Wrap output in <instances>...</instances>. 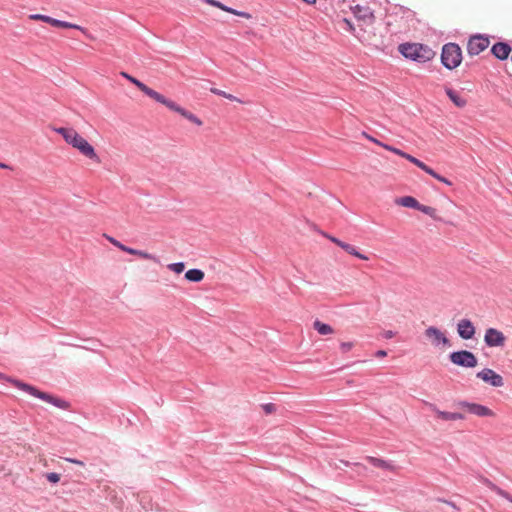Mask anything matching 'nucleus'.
<instances>
[{"label": "nucleus", "instance_id": "nucleus-21", "mask_svg": "<svg viewBox=\"0 0 512 512\" xmlns=\"http://www.w3.org/2000/svg\"><path fill=\"white\" fill-rule=\"evenodd\" d=\"M165 106L168 107L170 110L175 111V112L181 114L182 116H184L185 118H187L188 120L192 121V112L185 110L184 108L179 106L177 103L168 99Z\"/></svg>", "mask_w": 512, "mask_h": 512}, {"label": "nucleus", "instance_id": "nucleus-1", "mask_svg": "<svg viewBox=\"0 0 512 512\" xmlns=\"http://www.w3.org/2000/svg\"><path fill=\"white\" fill-rule=\"evenodd\" d=\"M8 382H10L15 388H17L21 391H24L33 397H36V398L41 399L47 403H50L51 405H53L57 408H60L63 410H67L70 408V403L68 401L58 398V397H55L52 394L42 392L39 389H37L35 386H32L30 384H27L25 382H22L17 379H12V378H9Z\"/></svg>", "mask_w": 512, "mask_h": 512}, {"label": "nucleus", "instance_id": "nucleus-50", "mask_svg": "<svg viewBox=\"0 0 512 512\" xmlns=\"http://www.w3.org/2000/svg\"><path fill=\"white\" fill-rule=\"evenodd\" d=\"M304 3L312 5L316 3V0H302Z\"/></svg>", "mask_w": 512, "mask_h": 512}, {"label": "nucleus", "instance_id": "nucleus-35", "mask_svg": "<svg viewBox=\"0 0 512 512\" xmlns=\"http://www.w3.org/2000/svg\"><path fill=\"white\" fill-rule=\"evenodd\" d=\"M46 479L50 482V483H58L60 481V475L56 472H50V473H47L46 474Z\"/></svg>", "mask_w": 512, "mask_h": 512}, {"label": "nucleus", "instance_id": "nucleus-18", "mask_svg": "<svg viewBox=\"0 0 512 512\" xmlns=\"http://www.w3.org/2000/svg\"><path fill=\"white\" fill-rule=\"evenodd\" d=\"M141 91L149 96L150 98L154 99L156 102L161 103L163 105H166L168 99L160 94L159 92L153 90L152 88L148 87L146 84L142 85Z\"/></svg>", "mask_w": 512, "mask_h": 512}, {"label": "nucleus", "instance_id": "nucleus-43", "mask_svg": "<svg viewBox=\"0 0 512 512\" xmlns=\"http://www.w3.org/2000/svg\"><path fill=\"white\" fill-rule=\"evenodd\" d=\"M371 142L381 146V144H383L381 141L375 139L374 137H371V136H368L367 134H364Z\"/></svg>", "mask_w": 512, "mask_h": 512}, {"label": "nucleus", "instance_id": "nucleus-33", "mask_svg": "<svg viewBox=\"0 0 512 512\" xmlns=\"http://www.w3.org/2000/svg\"><path fill=\"white\" fill-rule=\"evenodd\" d=\"M168 268L170 270H172L173 272L179 274V273L183 272V270L185 269V265L183 262H175V263L169 264Z\"/></svg>", "mask_w": 512, "mask_h": 512}, {"label": "nucleus", "instance_id": "nucleus-11", "mask_svg": "<svg viewBox=\"0 0 512 512\" xmlns=\"http://www.w3.org/2000/svg\"><path fill=\"white\" fill-rule=\"evenodd\" d=\"M484 341L488 347H500L505 343V336L495 328H488L484 335Z\"/></svg>", "mask_w": 512, "mask_h": 512}, {"label": "nucleus", "instance_id": "nucleus-24", "mask_svg": "<svg viewBox=\"0 0 512 512\" xmlns=\"http://www.w3.org/2000/svg\"><path fill=\"white\" fill-rule=\"evenodd\" d=\"M342 249L349 253L350 255H353L361 260H368V257L362 253H360L355 246L348 244L345 242L344 245H342Z\"/></svg>", "mask_w": 512, "mask_h": 512}, {"label": "nucleus", "instance_id": "nucleus-12", "mask_svg": "<svg viewBox=\"0 0 512 512\" xmlns=\"http://www.w3.org/2000/svg\"><path fill=\"white\" fill-rule=\"evenodd\" d=\"M457 332L460 338L464 340L472 339L475 335V327L471 320L461 319L457 323Z\"/></svg>", "mask_w": 512, "mask_h": 512}, {"label": "nucleus", "instance_id": "nucleus-52", "mask_svg": "<svg viewBox=\"0 0 512 512\" xmlns=\"http://www.w3.org/2000/svg\"><path fill=\"white\" fill-rule=\"evenodd\" d=\"M507 500L512 503V496L510 495V499Z\"/></svg>", "mask_w": 512, "mask_h": 512}, {"label": "nucleus", "instance_id": "nucleus-40", "mask_svg": "<svg viewBox=\"0 0 512 512\" xmlns=\"http://www.w3.org/2000/svg\"><path fill=\"white\" fill-rule=\"evenodd\" d=\"M65 460L67 462H70V463H73V464H77V465H80V466H85V463L83 461L75 459V458H65Z\"/></svg>", "mask_w": 512, "mask_h": 512}, {"label": "nucleus", "instance_id": "nucleus-3", "mask_svg": "<svg viewBox=\"0 0 512 512\" xmlns=\"http://www.w3.org/2000/svg\"><path fill=\"white\" fill-rule=\"evenodd\" d=\"M462 61V51L458 44L447 43L442 47L441 63L449 70L457 68Z\"/></svg>", "mask_w": 512, "mask_h": 512}, {"label": "nucleus", "instance_id": "nucleus-10", "mask_svg": "<svg viewBox=\"0 0 512 512\" xmlns=\"http://www.w3.org/2000/svg\"><path fill=\"white\" fill-rule=\"evenodd\" d=\"M476 376L493 387H501L504 385L503 377L490 368L481 370Z\"/></svg>", "mask_w": 512, "mask_h": 512}, {"label": "nucleus", "instance_id": "nucleus-32", "mask_svg": "<svg viewBox=\"0 0 512 512\" xmlns=\"http://www.w3.org/2000/svg\"><path fill=\"white\" fill-rule=\"evenodd\" d=\"M122 77H124L125 79L129 80L131 83H133L135 86H137L140 90L141 88L143 87L142 85H144L143 82H141L140 80H138L137 78L129 75L128 73L126 72H121L120 73Z\"/></svg>", "mask_w": 512, "mask_h": 512}, {"label": "nucleus", "instance_id": "nucleus-4", "mask_svg": "<svg viewBox=\"0 0 512 512\" xmlns=\"http://www.w3.org/2000/svg\"><path fill=\"white\" fill-rule=\"evenodd\" d=\"M67 143L78 149L79 152L87 158L96 163H100V157L95 152L94 147L78 132L74 131V133L69 137Z\"/></svg>", "mask_w": 512, "mask_h": 512}, {"label": "nucleus", "instance_id": "nucleus-46", "mask_svg": "<svg viewBox=\"0 0 512 512\" xmlns=\"http://www.w3.org/2000/svg\"><path fill=\"white\" fill-rule=\"evenodd\" d=\"M343 23L347 26V30H349V31L353 30V26L350 23V21H348L347 19H343Z\"/></svg>", "mask_w": 512, "mask_h": 512}, {"label": "nucleus", "instance_id": "nucleus-31", "mask_svg": "<svg viewBox=\"0 0 512 512\" xmlns=\"http://www.w3.org/2000/svg\"><path fill=\"white\" fill-rule=\"evenodd\" d=\"M55 131L60 134L64 140L67 142L69 137L74 133V129L73 128H65V127H60V128H57L55 129Z\"/></svg>", "mask_w": 512, "mask_h": 512}, {"label": "nucleus", "instance_id": "nucleus-26", "mask_svg": "<svg viewBox=\"0 0 512 512\" xmlns=\"http://www.w3.org/2000/svg\"><path fill=\"white\" fill-rule=\"evenodd\" d=\"M404 158L406 160H408L409 162L413 163L414 165H416L417 167H419L424 172L428 171L429 166H427L424 162H422L421 160L417 159L416 157L406 153L404 155Z\"/></svg>", "mask_w": 512, "mask_h": 512}, {"label": "nucleus", "instance_id": "nucleus-39", "mask_svg": "<svg viewBox=\"0 0 512 512\" xmlns=\"http://www.w3.org/2000/svg\"><path fill=\"white\" fill-rule=\"evenodd\" d=\"M106 239L111 243L113 244L114 246H116L117 248H120L122 243L120 241H118L117 239H115L114 237H111V236H108V235H105Z\"/></svg>", "mask_w": 512, "mask_h": 512}, {"label": "nucleus", "instance_id": "nucleus-16", "mask_svg": "<svg viewBox=\"0 0 512 512\" xmlns=\"http://www.w3.org/2000/svg\"><path fill=\"white\" fill-rule=\"evenodd\" d=\"M353 13H354L355 17H357L358 19L368 21V22H372V20L374 18L373 13L369 7L356 5L353 8Z\"/></svg>", "mask_w": 512, "mask_h": 512}, {"label": "nucleus", "instance_id": "nucleus-47", "mask_svg": "<svg viewBox=\"0 0 512 512\" xmlns=\"http://www.w3.org/2000/svg\"><path fill=\"white\" fill-rule=\"evenodd\" d=\"M0 168L1 169H9V170L13 169L10 165L3 163V162H0Z\"/></svg>", "mask_w": 512, "mask_h": 512}, {"label": "nucleus", "instance_id": "nucleus-2", "mask_svg": "<svg viewBox=\"0 0 512 512\" xmlns=\"http://www.w3.org/2000/svg\"><path fill=\"white\" fill-rule=\"evenodd\" d=\"M398 50L405 58L419 63L428 62L435 56L430 47L420 43H403L399 45Z\"/></svg>", "mask_w": 512, "mask_h": 512}, {"label": "nucleus", "instance_id": "nucleus-45", "mask_svg": "<svg viewBox=\"0 0 512 512\" xmlns=\"http://www.w3.org/2000/svg\"><path fill=\"white\" fill-rule=\"evenodd\" d=\"M386 355H387V352L385 350H378L375 354V356L378 358L385 357Z\"/></svg>", "mask_w": 512, "mask_h": 512}, {"label": "nucleus", "instance_id": "nucleus-6", "mask_svg": "<svg viewBox=\"0 0 512 512\" xmlns=\"http://www.w3.org/2000/svg\"><path fill=\"white\" fill-rule=\"evenodd\" d=\"M31 18L32 19H37V20H42L43 22H46V23L50 24L53 27L65 28V29H76V30L81 31L83 34H87L86 28H84V27H82V26H80L78 24H74V23H71V22L59 20V19L53 18V17L48 16V15L34 14V15L31 16Z\"/></svg>", "mask_w": 512, "mask_h": 512}, {"label": "nucleus", "instance_id": "nucleus-25", "mask_svg": "<svg viewBox=\"0 0 512 512\" xmlns=\"http://www.w3.org/2000/svg\"><path fill=\"white\" fill-rule=\"evenodd\" d=\"M417 210L421 211L422 213H424V214H426L428 216H430L434 220H438L439 219L437 217V214H436V209L431 207V206H426V205H423V204L419 203Z\"/></svg>", "mask_w": 512, "mask_h": 512}, {"label": "nucleus", "instance_id": "nucleus-19", "mask_svg": "<svg viewBox=\"0 0 512 512\" xmlns=\"http://www.w3.org/2000/svg\"><path fill=\"white\" fill-rule=\"evenodd\" d=\"M141 91L149 96L150 98L154 99L156 102L161 103L163 105H166L168 99L160 94L159 92L153 90L152 88L148 87L146 84L142 85Z\"/></svg>", "mask_w": 512, "mask_h": 512}, {"label": "nucleus", "instance_id": "nucleus-7", "mask_svg": "<svg viewBox=\"0 0 512 512\" xmlns=\"http://www.w3.org/2000/svg\"><path fill=\"white\" fill-rule=\"evenodd\" d=\"M489 38L483 35L471 36L467 43V52L470 56H476L488 48Z\"/></svg>", "mask_w": 512, "mask_h": 512}, {"label": "nucleus", "instance_id": "nucleus-38", "mask_svg": "<svg viewBox=\"0 0 512 512\" xmlns=\"http://www.w3.org/2000/svg\"><path fill=\"white\" fill-rule=\"evenodd\" d=\"M204 278V272L200 269L194 268V282H200Z\"/></svg>", "mask_w": 512, "mask_h": 512}, {"label": "nucleus", "instance_id": "nucleus-20", "mask_svg": "<svg viewBox=\"0 0 512 512\" xmlns=\"http://www.w3.org/2000/svg\"><path fill=\"white\" fill-rule=\"evenodd\" d=\"M395 203L399 206H403V207H407V208H413V209H416L418 208V205H419V201L412 197V196H403V197H400V198H397L395 200Z\"/></svg>", "mask_w": 512, "mask_h": 512}, {"label": "nucleus", "instance_id": "nucleus-13", "mask_svg": "<svg viewBox=\"0 0 512 512\" xmlns=\"http://www.w3.org/2000/svg\"><path fill=\"white\" fill-rule=\"evenodd\" d=\"M511 51V46L506 42H497L491 48V53L499 60H506Z\"/></svg>", "mask_w": 512, "mask_h": 512}, {"label": "nucleus", "instance_id": "nucleus-14", "mask_svg": "<svg viewBox=\"0 0 512 512\" xmlns=\"http://www.w3.org/2000/svg\"><path fill=\"white\" fill-rule=\"evenodd\" d=\"M429 406L431 410L435 412L437 417L444 421H455L464 419V415L461 413L441 411L434 404H430Z\"/></svg>", "mask_w": 512, "mask_h": 512}, {"label": "nucleus", "instance_id": "nucleus-37", "mask_svg": "<svg viewBox=\"0 0 512 512\" xmlns=\"http://www.w3.org/2000/svg\"><path fill=\"white\" fill-rule=\"evenodd\" d=\"M353 347H354L353 342H341L340 343V349L344 353L350 351Z\"/></svg>", "mask_w": 512, "mask_h": 512}, {"label": "nucleus", "instance_id": "nucleus-29", "mask_svg": "<svg viewBox=\"0 0 512 512\" xmlns=\"http://www.w3.org/2000/svg\"><path fill=\"white\" fill-rule=\"evenodd\" d=\"M129 254L131 255H137L141 258H144V259H149V260H156V257L152 254H149L145 251H142V250H138V249H135V248H131V251H129Z\"/></svg>", "mask_w": 512, "mask_h": 512}, {"label": "nucleus", "instance_id": "nucleus-51", "mask_svg": "<svg viewBox=\"0 0 512 512\" xmlns=\"http://www.w3.org/2000/svg\"><path fill=\"white\" fill-rule=\"evenodd\" d=\"M194 124L201 125L202 121L194 116Z\"/></svg>", "mask_w": 512, "mask_h": 512}, {"label": "nucleus", "instance_id": "nucleus-30", "mask_svg": "<svg viewBox=\"0 0 512 512\" xmlns=\"http://www.w3.org/2000/svg\"><path fill=\"white\" fill-rule=\"evenodd\" d=\"M55 131L60 134L64 140L67 142L69 137L74 133V129L73 128H65V127H60V128H57L55 129Z\"/></svg>", "mask_w": 512, "mask_h": 512}, {"label": "nucleus", "instance_id": "nucleus-23", "mask_svg": "<svg viewBox=\"0 0 512 512\" xmlns=\"http://www.w3.org/2000/svg\"><path fill=\"white\" fill-rule=\"evenodd\" d=\"M314 329L321 335H329L334 332V329L329 324L323 323L319 320H316L313 323Z\"/></svg>", "mask_w": 512, "mask_h": 512}, {"label": "nucleus", "instance_id": "nucleus-22", "mask_svg": "<svg viewBox=\"0 0 512 512\" xmlns=\"http://www.w3.org/2000/svg\"><path fill=\"white\" fill-rule=\"evenodd\" d=\"M483 483L493 492H495L497 495L501 496L504 499H510V494L503 490L502 488L495 485L493 482H491L489 479L485 478L483 480Z\"/></svg>", "mask_w": 512, "mask_h": 512}, {"label": "nucleus", "instance_id": "nucleus-17", "mask_svg": "<svg viewBox=\"0 0 512 512\" xmlns=\"http://www.w3.org/2000/svg\"><path fill=\"white\" fill-rule=\"evenodd\" d=\"M445 92L449 99L454 103L455 106L459 108H463L466 106L467 101L465 98L461 97L460 94L453 90L452 88L446 87Z\"/></svg>", "mask_w": 512, "mask_h": 512}, {"label": "nucleus", "instance_id": "nucleus-5", "mask_svg": "<svg viewBox=\"0 0 512 512\" xmlns=\"http://www.w3.org/2000/svg\"><path fill=\"white\" fill-rule=\"evenodd\" d=\"M449 358L453 364L466 368H473L478 363L476 356L467 350L452 352Z\"/></svg>", "mask_w": 512, "mask_h": 512}, {"label": "nucleus", "instance_id": "nucleus-49", "mask_svg": "<svg viewBox=\"0 0 512 512\" xmlns=\"http://www.w3.org/2000/svg\"><path fill=\"white\" fill-rule=\"evenodd\" d=\"M443 502H445L446 504L450 505L454 509H458L457 506L453 502H449V501H446V500H443Z\"/></svg>", "mask_w": 512, "mask_h": 512}, {"label": "nucleus", "instance_id": "nucleus-36", "mask_svg": "<svg viewBox=\"0 0 512 512\" xmlns=\"http://www.w3.org/2000/svg\"><path fill=\"white\" fill-rule=\"evenodd\" d=\"M323 236L328 238L331 242L335 243L340 248H342V245L345 244V242H343L342 240H340V239H338V238H336L334 236L328 235L326 233H323Z\"/></svg>", "mask_w": 512, "mask_h": 512}, {"label": "nucleus", "instance_id": "nucleus-8", "mask_svg": "<svg viewBox=\"0 0 512 512\" xmlns=\"http://www.w3.org/2000/svg\"><path fill=\"white\" fill-rule=\"evenodd\" d=\"M457 405L466 409L469 413L479 417H493L495 413L487 406L468 401H459Z\"/></svg>", "mask_w": 512, "mask_h": 512}, {"label": "nucleus", "instance_id": "nucleus-34", "mask_svg": "<svg viewBox=\"0 0 512 512\" xmlns=\"http://www.w3.org/2000/svg\"><path fill=\"white\" fill-rule=\"evenodd\" d=\"M381 147H383L384 149H386L388 151H391V152H393V153H395V154H397V155H399V156H401L403 158H404V155L406 154V152H404V151H402V150H400L398 148H395L393 146H390L388 144H381Z\"/></svg>", "mask_w": 512, "mask_h": 512}, {"label": "nucleus", "instance_id": "nucleus-44", "mask_svg": "<svg viewBox=\"0 0 512 512\" xmlns=\"http://www.w3.org/2000/svg\"><path fill=\"white\" fill-rule=\"evenodd\" d=\"M394 335H395V333H394L393 331H391V330H388V331H386V332L384 333V337H385L386 339H391V338H393V337H394Z\"/></svg>", "mask_w": 512, "mask_h": 512}, {"label": "nucleus", "instance_id": "nucleus-28", "mask_svg": "<svg viewBox=\"0 0 512 512\" xmlns=\"http://www.w3.org/2000/svg\"><path fill=\"white\" fill-rule=\"evenodd\" d=\"M426 173L431 175L433 178L437 179L438 181L448 185V186L452 185V182L449 179L441 176L435 170H433L431 167L428 168V171H426Z\"/></svg>", "mask_w": 512, "mask_h": 512}, {"label": "nucleus", "instance_id": "nucleus-48", "mask_svg": "<svg viewBox=\"0 0 512 512\" xmlns=\"http://www.w3.org/2000/svg\"><path fill=\"white\" fill-rule=\"evenodd\" d=\"M119 249L124 251V252H126V253H129V251H131V247H128V246H126L124 244H122Z\"/></svg>", "mask_w": 512, "mask_h": 512}, {"label": "nucleus", "instance_id": "nucleus-42", "mask_svg": "<svg viewBox=\"0 0 512 512\" xmlns=\"http://www.w3.org/2000/svg\"><path fill=\"white\" fill-rule=\"evenodd\" d=\"M185 279L192 282V269H189L185 272Z\"/></svg>", "mask_w": 512, "mask_h": 512}, {"label": "nucleus", "instance_id": "nucleus-15", "mask_svg": "<svg viewBox=\"0 0 512 512\" xmlns=\"http://www.w3.org/2000/svg\"><path fill=\"white\" fill-rule=\"evenodd\" d=\"M366 460L370 464H372L373 466L381 468V469L389 470V471H392V472H395L397 470V467L392 462L386 461V460L381 459V458H376V457H373V456H367Z\"/></svg>", "mask_w": 512, "mask_h": 512}, {"label": "nucleus", "instance_id": "nucleus-9", "mask_svg": "<svg viewBox=\"0 0 512 512\" xmlns=\"http://www.w3.org/2000/svg\"><path fill=\"white\" fill-rule=\"evenodd\" d=\"M425 336L431 341V344L438 347L440 345L442 346H449L450 342L449 339L446 337V335L437 327L430 326L428 327L425 332Z\"/></svg>", "mask_w": 512, "mask_h": 512}, {"label": "nucleus", "instance_id": "nucleus-41", "mask_svg": "<svg viewBox=\"0 0 512 512\" xmlns=\"http://www.w3.org/2000/svg\"><path fill=\"white\" fill-rule=\"evenodd\" d=\"M264 410L266 413H271L272 411H274V405L269 403V404H266L264 406Z\"/></svg>", "mask_w": 512, "mask_h": 512}, {"label": "nucleus", "instance_id": "nucleus-27", "mask_svg": "<svg viewBox=\"0 0 512 512\" xmlns=\"http://www.w3.org/2000/svg\"><path fill=\"white\" fill-rule=\"evenodd\" d=\"M211 92L216 94V95L222 96V97H224V98H226L228 100L236 101V102H239V103H244L241 99L237 98L236 96H234L232 94H229V93H226L225 91H222L220 89L212 88Z\"/></svg>", "mask_w": 512, "mask_h": 512}]
</instances>
